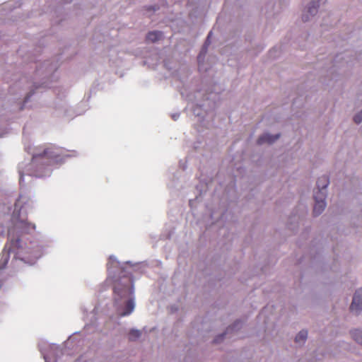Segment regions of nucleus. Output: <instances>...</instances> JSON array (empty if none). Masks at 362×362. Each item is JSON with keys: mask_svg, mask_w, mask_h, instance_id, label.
<instances>
[{"mask_svg": "<svg viewBox=\"0 0 362 362\" xmlns=\"http://www.w3.org/2000/svg\"><path fill=\"white\" fill-rule=\"evenodd\" d=\"M25 151L32 155L31 162L26 164L24 162L18 165V173L20 175L19 183L23 182L24 175L36 177H44L51 174L50 166L54 163L63 162L66 157L62 149L55 146L48 147H35L31 148L25 146Z\"/></svg>", "mask_w": 362, "mask_h": 362, "instance_id": "obj_1", "label": "nucleus"}, {"mask_svg": "<svg viewBox=\"0 0 362 362\" xmlns=\"http://www.w3.org/2000/svg\"><path fill=\"white\" fill-rule=\"evenodd\" d=\"M114 300L117 306H119L124 301V307L120 313L121 316H126L131 314L134 309V286L129 279L125 282L118 281L114 286Z\"/></svg>", "mask_w": 362, "mask_h": 362, "instance_id": "obj_2", "label": "nucleus"}, {"mask_svg": "<svg viewBox=\"0 0 362 362\" xmlns=\"http://www.w3.org/2000/svg\"><path fill=\"white\" fill-rule=\"evenodd\" d=\"M33 201L28 196L21 194L14 204V209L11 216L13 226H31L28 222L27 211L32 207ZM32 226H35L33 225Z\"/></svg>", "mask_w": 362, "mask_h": 362, "instance_id": "obj_3", "label": "nucleus"}, {"mask_svg": "<svg viewBox=\"0 0 362 362\" xmlns=\"http://www.w3.org/2000/svg\"><path fill=\"white\" fill-rule=\"evenodd\" d=\"M326 0H313L307 6L304 13L302 15V20L303 22L310 21L311 17L315 16L320 4V2H324Z\"/></svg>", "mask_w": 362, "mask_h": 362, "instance_id": "obj_4", "label": "nucleus"}, {"mask_svg": "<svg viewBox=\"0 0 362 362\" xmlns=\"http://www.w3.org/2000/svg\"><path fill=\"white\" fill-rule=\"evenodd\" d=\"M350 310L356 313L362 310V288L357 290L354 293Z\"/></svg>", "mask_w": 362, "mask_h": 362, "instance_id": "obj_5", "label": "nucleus"}, {"mask_svg": "<svg viewBox=\"0 0 362 362\" xmlns=\"http://www.w3.org/2000/svg\"><path fill=\"white\" fill-rule=\"evenodd\" d=\"M280 137V134H271L269 133L263 134L259 136L257 139V143L258 145H262L264 144H272L277 141Z\"/></svg>", "mask_w": 362, "mask_h": 362, "instance_id": "obj_6", "label": "nucleus"}, {"mask_svg": "<svg viewBox=\"0 0 362 362\" xmlns=\"http://www.w3.org/2000/svg\"><path fill=\"white\" fill-rule=\"evenodd\" d=\"M308 214V209L305 206H303L301 209V213L299 216H296V214H293L291 217V223H297V224H303V221L305 218Z\"/></svg>", "mask_w": 362, "mask_h": 362, "instance_id": "obj_7", "label": "nucleus"}, {"mask_svg": "<svg viewBox=\"0 0 362 362\" xmlns=\"http://www.w3.org/2000/svg\"><path fill=\"white\" fill-rule=\"evenodd\" d=\"M327 206L326 202H315L313 213L315 216H320L325 209Z\"/></svg>", "mask_w": 362, "mask_h": 362, "instance_id": "obj_8", "label": "nucleus"}, {"mask_svg": "<svg viewBox=\"0 0 362 362\" xmlns=\"http://www.w3.org/2000/svg\"><path fill=\"white\" fill-rule=\"evenodd\" d=\"M329 184V180L328 176L327 175H322L320 177L316 182L317 185V189L320 190H327V188Z\"/></svg>", "mask_w": 362, "mask_h": 362, "instance_id": "obj_9", "label": "nucleus"}, {"mask_svg": "<svg viewBox=\"0 0 362 362\" xmlns=\"http://www.w3.org/2000/svg\"><path fill=\"white\" fill-rule=\"evenodd\" d=\"M163 37V33L158 30H154L148 33L146 39L151 42H156Z\"/></svg>", "mask_w": 362, "mask_h": 362, "instance_id": "obj_10", "label": "nucleus"}, {"mask_svg": "<svg viewBox=\"0 0 362 362\" xmlns=\"http://www.w3.org/2000/svg\"><path fill=\"white\" fill-rule=\"evenodd\" d=\"M327 197V190L315 189L314 191L313 198L315 202H326Z\"/></svg>", "mask_w": 362, "mask_h": 362, "instance_id": "obj_11", "label": "nucleus"}, {"mask_svg": "<svg viewBox=\"0 0 362 362\" xmlns=\"http://www.w3.org/2000/svg\"><path fill=\"white\" fill-rule=\"evenodd\" d=\"M41 69H43L42 71H45L46 74H48L54 72L57 69V65L53 64L52 63L47 61L43 64L42 68L37 69V72H40Z\"/></svg>", "mask_w": 362, "mask_h": 362, "instance_id": "obj_12", "label": "nucleus"}, {"mask_svg": "<svg viewBox=\"0 0 362 362\" xmlns=\"http://www.w3.org/2000/svg\"><path fill=\"white\" fill-rule=\"evenodd\" d=\"M204 104L197 103L195 107L193 108V113L195 116L204 118L205 116V110L202 109Z\"/></svg>", "mask_w": 362, "mask_h": 362, "instance_id": "obj_13", "label": "nucleus"}, {"mask_svg": "<svg viewBox=\"0 0 362 362\" xmlns=\"http://www.w3.org/2000/svg\"><path fill=\"white\" fill-rule=\"evenodd\" d=\"M14 233H15V228H11L8 231V239H9V240H11L12 247L13 248L19 247H20V245H19L20 240L18 238H17L16 240L13 239V235H14Z\"/></svg>", "mask_w": 362, "mask_h": 362, "instance_id": "obj_14", "label": "nucleus"}, {"mask_svg": "<svg viewBox=\"0 0 362 362\" xmlns=\"http://www.w3.org/2000/svg\"><path fill=\"white\" fill-rule=\"evenodd\" d=\"M308 337V332L306 330H301L296 335L295 338V341L296 343L305 342Z\"/></svg>", "mask_w": 362, "mask_h": 362, "instance_id": "obj_15", "label": "nucleus"}, {"mask_svg": "<svg viewBox=\"0 0 362 362\" xmlns=\"http://www.w3.org/2000/svg\"><path fill=\"white\" fill-rule=\"evenodd\" d=\"M352 338L358 344H362V331L356 329L351 332Z\"/></svg>", "mask_w": 362, "mask_h": 362, "instance_id": "obj_16", "label": "nucleus"}, {"mask_svg": "<svg viewBox=\"0 0 362 362\" xmlns=\"http://www.w3.org/2000/svg\"><path fill=\"white\" fill-rule=\"evenodd\" d=\"M141 332L139 330L132 329L129 332V339L134 341L141 337Z\"/></svg>", "mask_w": 362, "mask_h": 362, "instance_id": "obj_17", "label": "nucleus"}, {"mask_svg": "<svg viewBox=\"0 0 362 362\" xmlns=\"http://www.w3.org/2000/svg\"><path fill=\"white\" fill-rule=\"evenodd\" d=\"M354 121L357 124L362 122V110L354 117Z\"/></svg>", "mask_w": 362, "mask_h": 362, "instance_id": "obj_18", "label": "nucleus"}, {"mask_svg": "<svg viewBox=\"0 0 362 362\" xmlns=\"http://www.w3.org/2000/svg\"><path fill=\"white\" fill-rule=\"evenodd\" d=\"M8 259H9L8 252H7V253L4 252L1 256V260L4 261V264L2 267H0V269H3L6 266V264L8 263Z\"/></svg>", "mask_w": 362, "mask_h": 362, "instance_id": "obj_19", "label": "nucleus"}, {"mask_svg": "<svg viewBox=\"0 0 362 362\" xmlns=\"http://www.w3.org/2000/svg\"><path fill=\"white\" fill-rule=\"evenodd\" d=\"M211 34H212V32L210 31L209 33V34L207 35V37L206 39V41H205V42H204V44L203 45L204 47H208L209 45L211 44L210 37H211Z\"/></svg>", "mask_w": 362, "mask_h": 362, "instance_id": "obj_20", "label": "nucleus"}, {"mask_svg": "<svg viewBox=\"0 0 362 362\" xmlns=\"http://www.w3.org/2000/svg\"><path fill=\"white\" fill-rule=\"evenodd\" d=\"M211 34H212V32L210 31L209 33V34L207 35V37L206 39V41H205V42H204V44L203 45L204 47H208L209 45L211 44L210 37H211Z\"/></svg>", "mask_w": 362, "mask_h": 362, "instance_id": "obj_21", "label": "nucleus"}, {"mask_svg": "<svg viewBox=\"0 0 362 362\" xmlns=\"http://www.w3.org/2000/svg\"><path fill=\"white\" fill-rule=\"evenodd\" d=\"M207 49H208V47H204V46L202 47V50H201V52H200V53H199V54L198 56V59L199 60V59L202 57H204L205 56V54H206V52H207Z\"/></svg>", "mask_w": 362, "mask_h": 362, "instance_id": "obj_22", "label": "nucleus"}, {"mask_svg": "<svg viewBox=\"0 0 362 362\" xmlns=\"http://www.w3.org/2000/svg\"><path fill=\"white\" fill-rule=\"evenodd\" d=\"M33 94H34V92H33V90L30 91V92L27 94V95L25 96V98L24 103H26L29 100L30 98Z\"/></svg>", "mask_w": 362, "mask_h": 362, "instance_id": "obj_23", "label": "nucleus"}, {"mask_svg": "<svg viewBox=\"0 0 362 362\" xmlns=\"http://www.w3.org/2000/svg\"><path fill=\"white\" fill-rule=\"evenodd\" d=\"M158 9V7L156 6H149L147 7L148 11H156Z\"/></svg>", "mask_w": 362, "mask_h": 362, "instance_id": "obj_24", "label": "nucleus"}, {"mask_svg": "<svg viewBox=\"0 0 362 362\" xmlns=\"http://www.w3.org/2000/svg\"><path fill=\"white\" fill-rule=\"evenodd\" d=\"M172 119L176 121L180 117V113H175L171 115Z\"/></svg>", "mask_w": 362, "mask_h": 362, "instance_id": "obj_25", "label": "nucleus"}, {"mask_svg": "<svg viewBox=\"0 0 362 362\" xmlns=\"http://www.w3.org/2000/svg\"><path fill=\"white\" fill-rule=\"evenodd\" d=\"M274 52H275L274 49L270 51V54H272Z\"/></svg>", "mask_w": 362, "mask_h": 362, "instance_id": "obj_26", "label": "nucleus"}]
</instances>
